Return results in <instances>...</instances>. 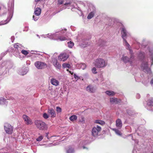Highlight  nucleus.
Wrapping results in <instances>:
<instances>
[{"label":"nucleus","instance_id":"nucleus-33","mask_svg":"<svg viewBox=\"0 0 153 153\" xmlns=\"http://www.w3.org/2000/svg\"><path fill=\"white\" fill-rule=\"evenodd\" d=\"M149 82V78H147V79H145L143 81V84L145 86H147Z\"/></svg>","mask_w":153,"mask_h":153},{"label":"nucleus","instance_id":"nucleus-7","mask_svg":"<svg viewBox=\"0 0 153 153\" xmlns=\"http://www.w3.org/2000/svg\"><path fill=\"white\" fill-rule=\"evenodd\" d=\"M120 29L121 37L123 40L126 39L127 37L131 36V34L127 31L123 26H122Z\"/></svg>","mask_w":153,"mask_h":153},{"label":"nucleus","instance_id":"nucleus-15","mask_svg":"<svg viewBox=\"0 0 153 153\" xmlns=\"http://www.w3.org/2000/svg\"><path fill=\"white\" fill-rule=\"evenodd\" d=\"M48 113L51 118H54L56 116V112L52 108H49L48 109Z\"/></svg>","mask_w":153,"mask_h":153},{"label":"nucleus","instance_id":"nucleus-61","mask_svg":"<svg viewBox=\"0 0 153 153\" xmlns=\"http://www.w3.org/2000/svg\"><path fill=\"white\" fill-rule=\"evenodd\" d=\"M52 144L53 145H56V144H55L54 143V142H53L52 144Z\"/></svg>","mask_w":153,"mask_h":153},{"label":"nucleus","instance_id":"nucleus-52","mask_svg":"<svg viewBox=\"0 0 153 153\" xmlns=\"http://www.w3.org/2000/svg\"><path fill=\"white\" fill-rule=\"evenodd\" d=\"M48 134L49 133L48 132L46 133L45 134V137L48 139H49L48 137Z\"/></svg>","mask_w":153,"mask_h":153},{"label":"nucleus","instance_id":"nucleus-34","mask_svg":"<svg viewBox=\"0 0 153 153\" xmlns=\"http://www.w3.org/2000/svg\"><path fill=\"white\" fill-rule=\"evenodd\" d=\"M128 50L129 51V53L130 54V57L131 58H133V59H134V53L133 52V51L130 48Z\"/></svg>","mask_w":153,"mask_h":153},{"label":"nucleus","instance_id":"nucleus-11","mask_svg":"<svg viewBox=\"0 0 153 153\" xmlns=\"http://www.w3.org/2000/svg\"><path fill=\"white\" fill-rule=\"evenodd\" d=\"M121 60L125 63L129 62L131 65H133L132 64L135 62V59L131 58L130 57L129 58L124 55H123Z\"/></svg>","mask_w":153,"mask_h":153},{"label":"nucleus","instance_id":"nucleus-42","mask_svg":"<svg viewBox=\"0 0 153 153\" xmlns=\"http://www.w3.org/2000/svg\"><path fill=\"white\" fill-rule=\"evenodd\" d=\"M43 136L42 135H41L39 136L38 138H37L36 139V140L37 141H40L42 140L43 139Z\"/></svg>","mask_w":153,"mask_h":153},{"label":"nucleus","instance_id":"nucleus-16","mask_svg":"<svg viewBox=\"0 0 153 153\" xmlns=\"http://www.w3.org/2000/svg\"><path fill=\"white\" fill-rule=\"evenodd\" d=\"M68 58V56L65 53L61 54L59 56V60L62 61H65Z\"/></svg>","mask_w":153,"mask_h":153},{"label":"nucleus","instance_id":"nucleus-58","mask_svg":"<svg viewBox=\"0 0 153 153\" xmlns=\"http://www.w3.org/2000/svg\"><path fill=\"white\" fill-rule=\"evenodd\" d=\"M41 0H35V1L36 2H38L39 1H40Z\"/></svg>","mask_w":153,"mask_h":153},{"label":"nucleus","instance_id":"nucleus-37","mask_svg":"<svg viewBox=\"0 0 153 153\" xmlns=\"http://www.w3.org/2000/svg\"><path fill=\"white\" fill-rule=\"evenodd\" d=\"M68 47L69 48H71L74 45V43L71 41H70L68 42Z\"/></svg>","mask_w":153,"mask_h":153},{"label":"nucleus","instance_id":"nucleus-2","mask_svg":"<svg viewBox=\"0 0 153 153\" xmlns=\"http://www.w3.org/2000/svg\"><path fill=\"white\" fill-rule=\"evenodd\" d=\"M67 30H61L55 33L48 34L47 37L50 39L60 41H63L68 39V37L66 34Z\"/></svg>","mask_w":153,"mask_h":153},{"label":"nucleus","instance_id":"nucleus-8","mask_svg":"<svg viewBox=\"0 0 153 153\" xmlns=\"http://www.w3.org/2000/svg\"><path fill=\"white\" fill-rule=\"evenodd\" d=\"M101 128L100 126H97L94 127L92 130V134L94 137H97L99 135V132L101 130Z\"/></svg>","mask_w":153,"mask_h":153},{"label":"nucleus","instance_id":"nucleus-59","mask_svg":"<svg viewBox=\"0 0 153 153\" xmlns=\"http://www.w3.org/2000/svg\"><path fill=\"white\" fill-rule=\"evenodd\" d=\"M2 151L3 150H2V149L0 150V153H3Z\"/></svg>","mask_w":153,"mask_h":153},{"label":"nucleus","instance_id":"nucleus-4","mask_svg":"<svg viewBox=\"0 0 153 153\" xmlns=\"http://www.w3.org/2000/svg\"><path fill=\"white\" fill-rule=\"evenodd\" d=\"M14 0H10L8 3V16L5 21H2L0 22V25L7 24L11 20L13 14Z\"/></svg>","mask_w":153,"mask_h":153},{"label":"nucleus","instance_id":"nucleus-6","mask_svg":"<svg viewBox=\"0 0 153 153\" xmlns=\"http://www.w3.org/2000/svg\"><path fill=\"white\" fill-rule=\"evenodd\" d=\"M94 64L98 68H103L107 65V62L104 59L99 58L95 60L94 62Z\"/></svg>","mask_w":153,"mask_h":153},{"label":"nucleus","instance_id":"nucleus-38","mask_svg":"<svg viewBox=\"0 0 153 153\" xmlns=\"http://www.w3.org/2000/svg\"><path fill=\"white\" fill-rule=\"evenodd\" d=\"M127 113L129 115L133 116L134 114V112L133 111L131 110H129L127 111Z\"/></svg>","mask_w":153,"mask_h":153},{"label":"nucleus","instance_id":"nucleus-39","mask_svg":"<svg viewBox=\"0 0 153 153\" xmlns=\"http://www.w3.org/2000/svg\"><path fill=\"white\" fill-rule=\"evenodd\" d=\"M49 115L48 114H47L46 113H44L43 114V117L45 119H47L49 118Z\"/></svg>","mask_w":153,"mask_h":153},{"label":"nucleus","instance_id":"nucleus-29","mask_svg":"<svg viewBox=\"0 0 153 153\" xmlns=\"http://www.w3.org/2000/svg\"><path fill=\"white\" fill-rule=\"evenodd\" d=\"M123 43L124 45L125 46L126 49H128L131 48L130 45L127 42L126 39L123 40Z\"/></svg>","mask_w":153,"mask_h":153},{"label":"nucleus","instance_id":"nucleus-3","mask_svg":"<svg viewBox=\"0 0 153 153\" xmlns=\"http://www.w3.org/2000/svg\"><path fill=\"white\" fill-rule=\"evenodd\" d=\"M62 4L64 9L66 8L69 9L71 7L75 8L80 11L81 10L80 7L74 2V0H59L57 2V5H59Z\"/></svg>","mask_w":153,"mask_h":153},{"label":"nucleus","instance_id":"nucleus-41","mask_svg":"<svg viewBox=\"0 0 153 153\" xmlns=\"http://www.w3.org/2000/svg\"><path fill=\"white\" fill-rule=\"evenodd\" d=\"M39 16H36L35 15H33V19L35 21H37L39 18Z\"/></svg>","mask_w":153,"mask_h":153},{"label":"nucleus","instance_id":"nucleus-25","mask_svg":"<svg viewBox=\"0 0 153 153\" xmlns=\"http://www.w3.org/2000/svg\"><path fill=\"white\" fill-rule=\"evenodd\" d=\"M75 151L73 148L70 146L66 149V153H74Z\"/></svg>","mask_w":153,"mask_h":153},{"label":"nucleus","instance_id":"nucleus-35","mask_svg":"<svg viewBox=\"0 0 153 153\" xmlns=\"http://www.w3.org/2000/svg\"><path fill=\"white\" fill-rule=\"evenodd\" d=\"M62 67L64 68H71V66L70 64L67 63H64L62 64Z\"/></svg>","mask_w":153,"mask_h":153},{"label":"nucleus","instance_id":"nucleus-46","mask_svg":"<svg viewBox=\"0 0 153 153\" xmlns=\"http://www.w3.org/2000/svg\"><path fill=\"white\" fill-rule=\"evenodd\" d=\"M79 121L81 122L82 124H83L85 123L84 118L83 117H82L81 119Z\"/></svg>","mask_w":153,"mask_h":153},{"label":"nucleus","instance_id":"nucleus-23","mask_svg":"<svg viewBox=\"0 0 153 153\" xmlns=\"http://www.w3.org/2000/svg\"><path fill=\"white\" fill-rule=\"evenodd\" d=\"M110 101L113 103H120L121 100L115 98H112L110 99Z\"/></svg>","mask_w":153,"mask_h":153},{"label":"nucleus","instance_id":"nucleus-22","mask_svg":"<svg viewBox=\"0 0 153 153\" xmlns=\"http://www.w3.org/2000/svg\"><path fill=\"white\" fill-rule=\"evenodd\" d=\"M20 51L19 50H18V49H16V50H14V51L13 52V55L16 56V57H18L19 58H22L20 54V51Z\"/></svg>","mask_w":153,"mask_h":153},{"label":"nucleus","instance_id":"nucleus-32","mask_svg":"<svg viewBox=\"0 0 153 153\" xmlns=\"http://www.w3.org/2000/svg\"><path fill=\"white\" fill-rule=\"evenodd\" d=\"M77 117L76 115H73L70 117L69 119L71 121H74L76 120L77 119Z\"/></svg>","mask_w":153,"mask_h":153},{"label":"nucleus","instance_id":"nucleus-36","mask_svg":"<svg viewBox=\"0 0 153 153\" xmlns=\"http://www.w3.org/2000/svg\"><path fill=\"white\" fill-rule=\"evenodd\" d=\"M95 123H96L102 125H103L105 123V122L104 121L100 120H95Z\"/></svg>","mask_w":153,"mask_h":153},{"label":"nucleus","instance_id":"nucleus-19","mask_svg":"<svg viewBox=\"0 0 153 153\" xmlns=\"http://www.w3.org/2000/svg\"><path fill=\"white\" fill-rule=\"evenodd\" d=\"M14 47L15 48V50L17 49L18 50H19L20 51H21V50L24 47L21 44L19 43L14 44Z\"/></svg>","mask_w":153,"mask_h":153},{"label":"nucleus","instance_id":"nucleus-53","mask_svg":"<svg viewBox=\"0 0 153 153\" xmlns=\"http://www.w3.org/2000/svg\"><path fill=\"white\" fill-rule=\"evenodd\" d=\"M74 76L75 79H78L79 78L78 76L75 74H74Z\"/></svg>","mask_w":153,"mask_h":153},{"label":"nucleus","instance_id":"nucleus-63","mask_svg":"<svg viewBox=\"0 0 153 153\" xmlns=\"http://www.w3.org/2000/svg\"><path fill=\"white\" fill-rule=\"evenodd\" d=\"M100 47H102V45H100Z\"/></svg>","mask_w":153,"mask_h":153},{"label":"nucleus","instance_id":"nucleus-24","mask_svg":"<svg viewBox=\"0 0 153 153\" xmlns=\"http://www.w3.org/2000/svg\"><path fill=\"white\" fill-rule=\"evenodd\" d=\"M53 65L57 69H59L61 68V65L58 62L57 60H55L53 62Z\"/></svg>","mask_w":153,"mask_h":153},{"label":"nucleus","instance_id":"nucleus-21","mask_svg":"<svg viewBox=\"0 0 153 153\" xmlns=\"http://www.w3.org/2000/svg\"><path fill=\"white\" fill-rule=\"evenodd\" d=\"M28 71V69H22L19 71V74L22 75H24L26 74Z\"/></svg>","mask_w":153,"mask_h":153},{"label":"nucleus","instance_id":"nucleus-54","mask_svg":"<svg viewBox=\"0 0 153 153\" xmlns=\"http://www.w3.org/2000/svg\"><path fill=\"white\" fill-rule=\"evenodd\" d=\"M132 153H137L136 150L134 149L132 151Z\"/></svg>","mask_w":153,"mask_h":153},{"label":"nucleus","instance_id":"nucleus-44","mask_svg":"<svg viewBox=\"0 0 153 153\" xmlns=\"http://www.w3.org/2000/svg\"><path fill=\"white\" fill-rule=\"evenodd\" d=\"M56 110L57 112L58 113H60L62 111V109L61 108L59 107H56Z\"/></svg>","mask_w":153,"mask_h":153},{"label":"nucleus","instance_id":"nucleus-55","mask_svg":"<svg viewBox=\"0 0 153 153\" xmlns=\"http://www.w3.org/2000/svg\"><path fill=\"white\" fill-rule=\"evenodd\" d=\"M135 142L137 143V144L138 143V140H135Z\"/></svg>","mask_w":153,"mask_h":153},{"label":"nucleus","instance_id":"nucleus-20","mask_svg":"<svg viewBox=\"0 0 153 153\" xmlns=\"http://www.w3.org/2000/svg\"><path fill=\"white\" fill-rule=\"evenodd\" d=\"M87 91L91 93H94L95 91V89L91 85H89L86 88Z\"/></svg>","mask_w":153,"mask_h":153},{"label":"nucleus","instance_id":"nucleus-10","mask_svg":"<svg viewBox=\"0 0 153 153\" xmlns=\"http://www.w3.org/2000/svg\"><path fill=\"white\" fill-rule=\"evenodd\" d=\"M35 67L38 69H42L46 68L47 66V64L43 62L36 61L34 64Z\"/></svg>","mask_w":153,"mask_h":153},{"label":"nucleus","instance_id":"nucleus-50","mask_svg":"<svg viewBox=\"0 0 153 153\" xmlns=\"http://www.w3.org/2000/svg\"><path fill=\"white\" fill-rule=\"evenodd\" d=\"M14 39H15L14 37V36H11V42H12L13 43V42Z\"/></svg>","mask_w":153,"mask_h":153},{"label":"nucleus","instance_id":"nucleus-5","mask_svg":"<svg viewBox=\"0 0 153 153\" xmlns=\"http://www.w3.org/2000/svg\"><path fill=\"white\" fill-rule=\"evenodd\" d=\"M34 123L37 128L40 130H45L48 129L47 125L45 122L40 120H36Z\"/></svg>","mask_w":153,"mask_h":153},{"label":"nucleus","instance_id":"nucleus-57","mask_svg":"<svg viewBox=\"0 0 153 153\" xmlns=\"http://www.w3.org/2000/svg\"><path fill=\"white\" fill-rule=\"evenodd\" d=\"M26 30H24V31H27L28 30V27H25V29H26Z\"/></svg>","mask_w":153,"mask_h":153},{"label":"nucleus","instance_id":"nucleus-49","mask_svg":"<svg viewBox=\"0 0 153 153\" xmlns=\"http://www.w3.org/2000/svg\"><path fill=\"white\" fill-rule=\"evenodd\" d=\"M141 132H142V135H145L146 134V131L145 130H144L141 131Z\"/></svg>","mask_w":153,"mask_h":153},{"label":"nucleus","instance_id":"nucleus-18","mask_svg":"<svg viewBox=\"0 0 153 153\" xmlns=\"http://www.w3.org/2000/svg\"><path fill=\"white\" fill-rule=\"evenodd\" d=\"M50 82L52 85L56 86H57L59 85V81L54 78L51 79Z\"/></svg>","mask_w":153,"mask_h":153},{"label":"nucleus","instance_id":"nucleus-51","mask_svg":"<svg viewBox=\"0 0 153 153\" xmlns=\"http://www.w3.org/2000/svg\"><path fill=\"white\" fill-rule=\"evenodd\" d=\"M150 83L152 86H153V78H152L150 82Z\"/></svg>","mask_w":153,"mask_h":153},{"label":"nucleus","instance_id":"nucleus-62","mask_svg":"<svg viewBox=\"0 0 153 153\" xmlns=\"http://www.w3.org/2000/svg\"><path fill=\"white\" fill-rule=\"evenodd\" d=\"M147 97H148V96H149V94H148L147 95Z\"/></svg>","mask_w":153,"mask_h":153},{"label":"nucleus","instance_id":"nucleus-48","mask_svg":"<svg viewBox=\"0 0 153 153\" xmlns=\"http://www.w3.org/2000/svg\"><path fill=\"white\" fill-rule=\"evenodd\" d=\"M140 97V94H137L136 95V97L137 99H139Z\"/></svg>","mask_w":153,"mask_h":153},{"label":"nucleus","instance_id":"nucleus-43","mask_svg":"<svg viewBox=\"0 0 153 153\" xmlns=\"http://www.w3.org/2000/svg\"><path fill=\"white\" fill-rule=\"evenodd\" d=\"M92 73L94 74H96L97 73L96 68L95 67H94L92 69Z\"/></svg>","mask_w":153,"mask_h":153},{"label":"nucleus","instance_id":"nucleus-40","mask_svg":"<svg viewBox=\"0 0 153 153\" xmlns=\"http://www.w3.org/2000/svg\"><path fill=\"white\" fill-rule=\"evenodd\" d=\"M21 52L23 54L25 55H27V54H28L29 53L28 52L26 51V50H21Z\"/></svg>","mask_w":153,"mask_h":153},{"label":"nucleus","instance_id":"nucleus-12","mask_svg":"<svg viewBox=\"0 0 153 153\" xmlns=\"http://www.w3.org/2000/svg\"><path fill=\"white\" fill-rule=\"evenodd\" d=\"M147 106L146 108L149 111H153V98L151 97L147 101Z\"/></svg>","mask_w":153,"mask_h":153},{"label":"nucleus","instance_id":"nucleus-64","mask_svg":"<svg viewBox=\"0 0 153 153\" xmlns=\"http://www.w3.org/2000/svg\"><path fill=\"white\" fill-rule=\"evenodd\" d=\"M140 128H141L140 127H139V129H140Z\"/></svg>","mask_w":153,"mask_h":153},{"label":"nucleus","instance_id":"nucleus-56","mask_svg":"<svg viewBox=\"0 0 153 153\" xmlns=\"http://www.w3.org/2000/svg\"><path fill=\"white\" fill-rule=\"evenodd\" d=\"M82 147L83 149H88V148L85 146H83Z\"/></svg>","mask_w":153,"mask_h":153},{"label":"nucleus","instance_id":"nucleus-13","mask_svg":"<svg viewBox=\"0 0 153 153\" xmlns=\"http://www.w3.org/2000/svg\"><path fill=\"white\" fill-rule=\"evenodd\" d=\"M4 130L6 133L11 134L13 131V127L10 124L6 123L4 125Z\"/></svg>","mask_w":153,"mask_h":153},{"label":"nucleus","instance_id":"nucleus-9","mask_svg":"<svg viewBox=\"0 0 153 153\" xmlns=\"http://www.w3.org/2000/svg\"><path fill=\"white\" fill-rule=\"evenodd\" d=\"M88 11H90L91 12L88 14L87 18L88 19H90L94 16V14L96 13V10L94 6H92L90 7Z\"/></svg>","mask_w":153,"mask_h":153},{"label":"nucleus","instance_id":"nucleus-47","mask_svg":"<svg viewBox=\"0 0 153 153\" xmlns=\"http://www.w3.org/2000/svg\"><path fill=\"white\" fill-rule=\"evenodd\" d=\"M8 52V51L7 50V51H5L4 52H3L1 54V56H4V55H6V54H7Z\"/></svg>","mask_w":153,"mask_h":153},{"label":"nucleus","instance_id":"nucleus-1","mask_svg":"<svg viewBox=\"0 0 153 153\" xmlns=\"http://www.w3.org/2000/svg\"><path fill=\"white\" fill-rule=\"evenodd\" d=\"M145 52L140 51L138 53V58L142 61L141 68L142 69L149 75L148 77L152 76V74L149 65H153V46L146 47L145 48Z\"/></svg>","mask_w":153,"mask_h":153},{"label":"nucleus","instance_id":"nucleus-27","mask_svg":"<svg viewBox=\"0 0 153 153\" xmlns=\"http://www.w3.org/2000/svg\"><path fill=\"white\" fill-rule=\"evenodd\" d=\"M86 67V65L84 63H80L77 65V67L79 69H85Z\"/></svg>","mask_w":153,"mask_h":153},{"label":"nucleus","instance_id":"nucleus-30","mask_svg":"<svg viewBox=\"0 0 153 153\" xmlns=\"http://www.w3.org/2000/svg\"><path fill=\"white\" fill-rule=\"evenodd\" d=\"M8 102L7 100L3 97L0 98V104L7 105Z\"/></svg>","mask_w":153,"mask_h":153},{"label":"nucleus","instance_id":"nucleus-45","mask_svg":"<svg viewBox=\"0 0 153 153\" xmlns=\"http://www.w3.org/2000/svg\"><path fill=\"white\" fill-rule=\"evenodd\" d=\"M5 62L2 63L0 65V71H1L2 70V68L5 65Z\"/></svg>","mask_w":153,"mask_h":153},{"label":"nucleus","instance_id":"nucleus-14","mask_svg":"<svg viewBox=\"0 0 153 153\" xmlns=\"http://www.w3.org/2000/svg\"><path fill=\"white\" fill-rule=\"evenodd\" d=\"M23 118L25 123L27 125H31L33 122L30 118L26 115H23Z\"/></svg>","mask_w":153,"mask_h":153},{"label":"nucleus","instance_id":"nucleus-60","mask_svg":"<svg viewBox=\"0 0 153 153\" xmlns=\"http://www.w3.org/2000/svg\"><path fill=\"white\" fill-rule=\"evenodd\" d=\"M67 70V71H69L70 74H73L72 72H71V71H69L68 70Z\"/></svg>","mask_w":153,"mask_h":153},{"label":"nucleus","instance_id":"nucleus-28","mask_svg":"<svg viewBox=\"0 0 153 153\" xmlns=\"http://www.w3.org/2000/svg\"><path fill=\"white\" fill-rule=\"evenodd\" d=\"M112 130L114 131L115 134L117 135L120 137H121L122 135V133L121 132V131L117 129L116 128H114L112 129Z\"/></svg>","mask_w":153,"mask_h":153},{"label":"nucleus","instance_id":"nucleus-17","mask_svg":"<svg viewBox=\"0 0 153 153\" xmlns=\"http://www.w3.org/2000/svg\"><path fill=\"white\" fill-rule=\"evenodd\" d=\"M116 126L118 129H120L122 126L121 120L120 119H117L116 121Z\"/></svg>","mask_w":153,"mask_h":153},{"label":"nucleus","instance_id":"nucleus-31","mask_svg":"<svg viewBox=\"0 0 153 153\" xmlns=\"http://www.w3.org/2000/svg\"><path fill=\"white\" fill-rule=\"evenodd\" d=\"M105 93L109 96H114L115 93L114 92L111 91H107L105 92Z\"/></svg>","mask_w":153,"mask_h":153},{"label":"nucleus","instance_id":"nucleus-26","mask_svg":"<svg viewBox=\"0 0 153 153\" xmlns=\"http://www.w3.org/2000/svg\"><path fill=\"white\" fill-rule=\"evenodd\" d=\"M41 10L40 8L39 7L36 8L34 11L35 15L36 16H39L41 14Z\"/></svg>","mask_w":153,"mask_h":153}]
</instances>
